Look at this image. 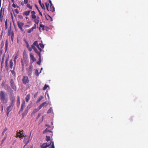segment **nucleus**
I'll return each mask as SVG.
<instances>
[{
  "instance_id": "nucleus-1",
  "label": "nucleus",
  "mask_w": 148,
  "mask_h": 148,
  "mask_svg": "<svg viewBox=\"0 0 148 148\" xmlns=\"http://www.w3.org/2000/svg\"><path fill=\"white\" fill-rule=\"evenodd\" d=\"M0 99L2 104L7 103L8 102L7 96L4 91H0Z\"/></svg>"
},
{
  "instance_id": "nucleus-2",
  "label": "nucleus",
  "mask_w": 148,
  "mask_h": 148,
  "mask_svg": "<svg viewBox=\"0 0 148 148\" xmlns=\"http://www.w3.org/2000/svg\"><path fill=\"white\" fill-rule=\"evenodd\" d=\"M31 17L32 19H34V22L35 23V24H38L39 23L40 18L38 16L36 18V12L34 11H32L31 12Z\"/></svg>"
},
{
  "instance_id": "nucleus-3",
  "label": "nucleus",
  "mask_w": 148,
  "mask_h": 148,
  "mask_svg": "<svg viewBox=\"0 0 148 148\" xmlns=\"http://www.w3.org/2000/svg\"><path fill=\"white\" fill-rule=\"evenodd\" d=\"M46 7L47 10L50 11L52 12H54L55 10V8L54 6L53 5H50L49 6V4L48 3L46 2L45 3Z\"/></svg>"
},
{
  "instance_id": "nucleus-4",
  "label": "nucleus",
  "mask_w": 148,
  "mask_h": 148,
  "mask_svg": "<svg viewBox=\"0 0 148 148\" xmlns=\"http://www.w3.org/2000/svg\"><path fill=\"white\" fill-rule=\"evenodd\" d=\"M14 105L10 103L8 106L7 108V116H8L9 115V114L10 112L12 110L13 107Z\"/></svg>"
},
{
  "instance_id": "nucleus-5",
  "label": "nucleus",
  "mask_w": 148,
  "mask_h": 148,
  "mask_svg": "<svg viewBox=\"0 0 148 148\" xmlns=\"http://www.w3.org/2000/svg\"><path fill=\"white\" fill-rule=\"evenodd\" d=\"M33 66L32 64H31L28 68H26V71L28 75H30L32 72Z\"/></svg>"
},
{
  "instance_id": "nucleus-6",
  "label": "nucleus",
  "mask_w": 148,
  "mask_h": 148,
  "mask_svg": "<svg viewBox=\"0 0 148 148\" xmlns=\"http://www.w3.org/2000/svg\"><path fill=\"white\" fill-rule=\"evenodd\" d=\"M22 82L24 84H27L29 82L28 77L27 76H24L22 79Z\"/></svg>"
},
{
  "instance_id": "nucleus-7",
  "label": "nucleus",
  "mask_w": 148,
  "mask_h": 148,
  "mask_svg": "<svg viewBox=\"0 0 148 148\" xmlns=\"http://www.w3.org/2000/svg\"><path fill=\"white\" fill-rule=\"evenodd\" d=\"M31 133H30V135L28 137H27V138H25L24 139V143H25V146H24V147H25V146H26L27 145L28 143H29V142L30 141V136L31 135Z\"/></svg>"
},
{
  "instance_id": "nucleus-8",
  "label": "nucleus",
  "mask_w": 148,
  "mask_h": 148,
  "mask_svg": "<svg viewBox=\"0 0 148 148\" xmlns=\"http://www.w3.org/2000/svg\"><path fill=\"white\" fill-rule=\"evenodd\" d=\"M17 24L19 29L22 32L23 31V26L24 25V23H22V22L17 21Z\"/></svg>"
},
{
  "instance_id": "nucleus-9",
  "label": "nucleus",
  "mask_w": 148,
  "mask_h": 148,
  "mask_svg": "<svg viewBox=\"0 0 148 148\" xmlns=\"http://www.w3.org/2000/svg\"><path fill=\"white\" fill-rule=\"evenodd\" d=\"M31 59V64H32L34 62L36 61V59L34 58V55L32 53H29Z\"/></svg>"
},
{
  "instance_id": "nucleus-10",
  "label": "nucleus",
  "mask_w": 148,
  "mask_h": 148,
  "mask_svg": "<svg viewBox=\"0 0 148 148\" xmlns=\"http://www.w3.org/2000/svg\"><path fill=\"white\" fill-rule=\"evenodd\" d=\"M4 9L2 8L0 10V21H2V18L4 14Z\"/></svg>"
},
{
  "instance_id": "nucleus-11",
  "label": "nucleus",
  "mask_w": 148,
  "mask_h": 148,
  "mask_svg": "<svg viewBox=\"0 0 148 148\" xmlns=\"http://www.w3.org/2000/svg\"><path fill=\"white\" fill-rule=\"evenodd\" d=\"M51 145V143L48 144L47 143H43L42 145H40L41 148H46L48 147H49V145Z\"/></svg>"
},
{
  "instance_id": "nucleus-12",
  "label": "nucleus",
  "mask_w": 148,
  "mask_h": 148,
  "mask_svg": "<svg viewBox=\"0 0 148 148\" xmlns=\"http://www.w3.org/2000/svg\"><path fill=\"white\" fill-rule=\"evenodd\" d=\"M25 101L23 100L22 102V103L21 105V108L20 109V112H22L24 110V107H25Z\"/></svg>"
},
{
  "instance_id": "nucleus-13",
  "label": "nucleus",
  "mask_w": 148,
  "mask_h": 148,
  "mask_svg": "<svg viewBox=\"0 0 148 148\" xmlns=\"http://www.w3.org/2000/svg\"><path fill=\"white\" fill-rule=\"evenodd\" d=\"M29 108V106H28L27 108L25 110L24 112L22 114V116L23 118L27 114L28 112V108Z\"/></svg>"
},
{
  "instance_id": "nucleus-14",
  "label": "nucleus",
  "mask_w": 148,
  "mask_h": 148,
  "mask_svg": "<svg viewBox=\"0 0 148 148\" xmlns=\"http://www.w3.org/2000/svg\"><path fill=\"white\" fill-rule=\"evenodd\" d=\"M36 28V24H34V26L31 28L30 29H28L27 30V33H31L33 31V29H35Z\"/></svg>"
},
{
  "instance_id": "nucleus-15",
  "label": "nucleus",
  "mask_w": 148,
  "mask_h": 148,
  "mask_svg": "<svg viewBox=\"0 0 148 148\" xmlns=\"http://www.w3.org/2000/svg\"><path fill=\"white\" fill-rule=\"evenodd\" d=\"M32 49L35 52V53H36L38 55H39V53L41 54V52L40 51H38L35 47L32 46Z\"/></svg>"
},
{
  "instance_id": "nucleus-16",
  "label": "nucleus",
  "mask_w": 148,
  "mask_h": 148,
  "mask_svg": "<svg viewBox=\"0 0 148 148\" xmlns=\"http://www.w3.org/2000/svg\"><path fill=\"white\" fill-rule=\"evenodd\" d=\"M48 104V103H47V101H45V102H43L42 104H40V106H39V109H41L42 108V107L43 106H46Z\"/></svg>"
},
{
  "instance_id": "nucleus-17",
  "label": "nucleus",
  "mask_w": 148,
  "mask_h": 148,
  "mask_svg": "<svg viewBox=\"0 0 148 148\" xmlns=\"http://www.w3.org/2000/svg\"><path fill=\"white\" fill-rule=\"evenodd\" d=\"M20 97L19 96H17V102L16 103L17 107L18 108H19L20 104Z\"/></svg>"
},
{
  "instance_id": "nucleus-18",
  "label": "nucleus",
  "mask_w": 148,
  "mask_h": 148,
  "mask_svg": "<svg viewBox=\"0 0 148 148\" xmlns=\"http://www.w3.org/2000/svg\"><path fill=\"white\" fill-rule=\"evenodd\" d=\"M15 98L14 96H12L10 97V100L11 101V103L14 105V102L15 101Z\"/></svg>"
},
{
  "instance_id": "nucleus-19",
  "label": "nucleus",
  "mask_w": 148,
  "mask_h": 148,
  "mask_svg": "<svg viewBox=\"0 0 148 148\" xmlns=\"http://www.w3.org/2000/svg\"><path fill=\"white\" fill-rule=\"evenodd\" d=\"M30 99V95L28 94L27 95L26 97H25V101L26 102H28L29 100Z\"/></svg>"
},
{
  "instance_id": "nucleus-20",
  "label": "nucleus",
  "mask_w": 148,
  "mask_h": 148,
  "mask_svg": "<svg viewBox=\"0 0 148 148\" xmlns=\"http://www.w3.org/2000/svg\"><path fill=\"white\" fill-rule=\"evenodd\" d=\"M19 137V138H22V134L20 132H17L16 134V138Z\"/></svg>"
},
{
  "instance_id": "nucleus-21",
  "label": "nucleus",
  "mask_w": 148,
  "mask_h": 148,
  "mask_svg": "<svg viewBox=\"0 0 148 148\" xmlns=\"http://www.w3.org/2000/svg\"><path fill=\"white\" fill-rule=\"evenodd\" d=\"M30 12V10H28L27 11L24 12L23 13V15L24 16H28L29 15Z\"/></svg>"
},
{
  "instance_id": "nucleus-22",
  "label": "nucleus",
  "mask_w": 148,
  "mask_h": 148,
  "mask_svg": "<svg viewBox=\"0 0 148 148\" xmlns=\"http://www.w3.org/2000/svg\"><path fill=\"white\" fill-rule=\"evenodd\" d=\"M38 2H39V3L40 5L42 8L43 9H45V7L44 4H42V2H41V0H39Z\"/></svg>"
},
{
  "instance_id": "nucleus-23",
  "label": "nucleus",
  "mask_w": 148,
  "mask_h": 148,
  "mask_svg": "<svg viewBox=\"0 0 148 148\" xmlns=\"http://www.w3.org/2000/svg\"><path fill=\"white\" fill-rule=\"evenodd\" d=\"M8 40L7 39L5 41V52H6L7 51V48L8 47Z\"/></svg>"
},
{
  "instance_id": "nucleus-24",
  "label": "nucleus",
  "mask_w": 148,
  "mask_h": 148,
  "mask_svg": "<svg viewBox=\"0 0 148 148\" xmlns=\"http://www.w3.org/2000/svg\"><path fill=\"white\" fill-rule=\"evenodd\" d=\"M38 41H35L34 42L32 45H31V47H32V46L33 47H35V46H36L38 44Z\"/></svg>"
},
{
  "instance_id": "nucleus-25",
  "label": "nucleus",
  "mask_w": 148,
  "mask_h": 148,
  "mask_svg": "<svg viewBox=\"0 0 148 148\" xmlns=\"http://www.w3.org/2000/svg\"><path fill=\"white\" fill-rule=\"evenodd\" d=\"M10 86L14 90H16V87L15 86V85L14 84L11 85Z\"/></svg>"
},
{
  "instance_id": "nucleus-26",
  "label": "nucleus",
  "mask_w": 148,
  "mask_h": 148,
  "mask_svg": "<svg viewBox=\"0 0 148 148\" xmlns=\"http://www.w3.org/2000/svg\"><path fill=\"white\" fill-rule=\"evenodd\" d=\"M49 132L50 133H51V131H50V130H49L47 128L46 129V130H44V131L43 132V134L46 133H47V132Z\"/></svg>"
},
{
  "instance_id": "nucleus-27",
  "label": "nucleus",
  "mask_w": 148,
  "mask_h": 148,
  "mask_svg": "<svg viewBox=\"0 0 148 148\" xmlns=\"http://www.w3.org/2000/svg\"><path fill=\"white\" fill-rule=\"evenodd\" d=\"M43 98V97L42 96H40L39 97L37 101V103H39V102L40 101V100L42 99Z\"/></svg>"
},
{
  "instance_id": "nucleus-28",
  "label": "nucleus",
  "mask_w": 148,
  "mask_h": 148,
  "mask_svg": "<svg viewBox=\"0 0 148 148\" xmlns=\"http://www.w3.org/2000/svg\"><path fill=\"white\" fill-rule=\"evenodd\" d=\"M5 54H4L3 55V56L2 57V61H1V66H2V65L3 64H4V57H5Z\"/></svg>"
},
{
  "instance_id": "nucleus-29",
  "label": "nucleus",
  "mask_w": 148,
  "mask_h": 148,
  "mask_svg": "<svg viewBox=\"0 0 148 148\" xmlns=\"http://www.w3.org/2000/svg\"><path fill=\"white\" fill-rule=\"evenodd\" d=\"M13 65V62L12 61V60H11L10 62V69H12Z\"/></svg>"
},
{
  "instance_id": "nucleus-30",
  "label": "nucleus",
  "mask_w": 148,
  "mask_h": 148,
  "mask_svg": "<svg viewBox=\"0 0 148 148\" xmlns=\"http://www.w3.org/2000/svg\"><path fill=\"white\" fill-rule=\"evenodd\" d=\"M53 112V110L52 108L51 107L49 108V110H47V113L48 114L51 113Z\"/></svg>"
},
{
  "instance_id": "nucleus-31",
  "label": "nucleus",
  "mask_w": 148,
  "mask_h": 148,
  "mask_svg": "<svg viewBox=\"0 0 148 148\" xmlns=\"http://www.w3.org/2000/svg\"><path fill=\"white\" fill-rule=\"evenodd\" d=\"M14 33L13 31H12L11 39L12 41H13V40L14 39Z\"/></svg>"
},
{
  "instance_id": "nucleus-32",
  "label": "nucleus",
  "mask_w": 148,
  "mask_h": 148,
  "mask_svg": "<svg viewBox=\"0 0 148 148\" xmlns=\"http://www.w3.org/2000/svg\"><path fill=\"white\" fill-rule=\"evenodd\" d=\"M40 110V109H39V106L37 108H35V109H34L33 110V112L35 113H36V112H37L39 110Z\"/></svg>"
},
{
  "instance_id": "nucleus-33",
  "label": "nucleus",
  "mask_w": 148,
  "mask_h": 148,
  "mask_svg": "<svg viewBox=\"0 0 148 148\" xmlns=\"http://www.w3.org/2000/svg\"><path fill=\"white\" fill-rule=\"evenodd\" d=\"M35 7L36 8V9H37L39 13L40 14V15L41 16H42V14L41 13V12H40V11L39 9H38V7L36 5H35Z\"/></svg>"
},
{
  "instance_id": "nucleus-34",
  "label": "nucleus",
  "mask_w": 148,
  "mask_h": 148,
  "mask_svg": "<svg viewBox=\"0 0 148 148\" xmlns=\"http://www.w3.org/2000/svg\"><path fill=\"white\" fill-rule=\"evenodd\" d=\"M21 62L22 65V69H24V62L22 59L21 60Z\"/></svg>"
},
{
  "instance_id": "nucleus-35",
  "label": "nucleus",
  "mask_w": 148,
  "mask_h": 148,
  "mask_svg": "<svg viewBox=\"0 0 148 148\" xmlns=\"http://www.w3.org/2000/svg\"><path fill=\"white\" fill-rule=\"evenodd\" d=\"M51 139V137L50 136H46V140L47 141H48L50 140Z\"/></svg>"
},
{
  "instance_id": "nucleus-36",
  "label": "nucleus",
  "mask_w": 148,
  "mask_h": 148,
  "mask_svg": "<svg viewBox=\"0 0 148 148\" xmlns=\"http://www.w3.org/2000/svg\"><path fill=\"white\" fill-rule=\"evenodd\" d=\"M27 8H29L30 9L32 10V6L30 5L29 4L27 3Z\"/></svg>"
},
{
  "instance_id": "nucleus-37",
  "label": "nucleus",
  "mask_w": 148,
  "mask_h": 148,
  "mask_svg": "<svg viewBox=\"0 0 148 148\" xmlns=\"http://www.w3.org/2000/svg\"><path fill=\"white\" fill-rule=\"evenodd\" d=\"M18 56L17 54H16V55H15V56L14 57V63H16V60L17 59L18 57Z\"/></svg>"
},
{
  "instance_id": "nucleus-38",
  "label": "nucleus",
  "mask_w": 148,
  "mask_h": 148,
  "mask_svg": "<svg viewBox=\"0 0 148 148\" xmlns=\"http://www.w3.org/2000/svg\"><path fill=\"white\" fill-rule=\"evenodd\" d=\"M12 29L10 27V29L8 30V36H11V32H12Z\"/></svg>"
},
{
  "instance_id": "nucleus-39",
  "label": "nucleus",
  "mask_w": 148,
  "mask_h": 148,
  "mask_svg": "<svg viewBox=\"0 0 148 148\" xmlns=\"http://www.w3.org/2000/svg\"><path fill=\"white\" fill-rule=\"evenodd\" d=\"M6 138V137H4V138L2 140L1 143V145H2V144L4 143V141L5 140Z\"/></svg>"
},
{
  "instance_id": "nucleus-40",
  "label": "nucleus",
  "mask_w": 148,
  "mask_h": 148,
  "mask_svg": "<svg viewBox=\"0 0 148 148\" xmlns=\"http://www.w3.org/2000/svg\"><path fill=\"white\" fill-rule=\"evenodd\" d=\"M48 87V85H46V84H45L44 85V87L43 88H42V89L43 90H45L47 88V87Z\"/></svg>"
},
{
  "instance_id": "nucleus-41",
  "label": "nucleus",
  "mask_w": 148,
  "mask_h": 148,
  "mask_svg": "<svg viewBox=\"0 0 148 148\" xmlns=\"http://www.w3.org/2000/svg\"><path fill=\"white\" fill-rule=\"evenodd\" d=\"M35 75L37 76H38L39 75L38 71L37 69H36L35 70Z\"/></svg>"
},
{
  "instance_id": "nucleus-42",
  "label": "nucleus",
  "mask_w": 148,
  "mask_h": 148,
  "mask_svg": "<svg viewBox=\"0 0 148 148\" xmlns=\"http://www.w3.org/2000/svg\"><path fill=\"white\" fill-rule=\"evenodd\" d=\"M25 44L26 45V47L27 48V49L29 47V45L28 43V42H27V41L26 40H25Z\"/></svg>"
},
{
  "instance_id": "nucleus-43",
  "label": "nucleus",
  "mask_w": 148,
  "mask_h": 148,
  "mask_svg": "<svg viewBox=\"0 0 148 148\" xmlns=\"http://www.w3.org/2000/svg\"><path fill=\"white\" fill-rule=\"evenodd\" d=\"M39 45L38 44L36 47H37L39 51H40V52H41L42 50L41 48H40V47H39Z\"/></svg>"
},
{
  "instance_id": "nucleus-44",
  "label": "nucleus",
  "mask_w": 148,
  "mask_h": 148,
  "mask_svg": "<svg viewBox=\"0 0 148 148\" xmlns=\"http://www.w3.org/2000/svg\"><path fill=\"white\" fill-rule=\"evenodd\" d=\"M12 6L14 8H16V7L18 8H19V6L16 5V4L14 3H13L12 4Z\"/></svg>"
},
{
  "instance_id": "nucleus-45",
  "label": "nucleus",
  "mask_w": 148,
  "mask_h": 148,
  "mask_svg": "<svg viewBox=\"0 0 148 148\" xmlns=\"http://www.w3.org/2000/svg\"><path fill=\"white\" fill-rule=\"evenodd\" d=\"M2 49H0V62H1V56L2 54Z\"/></svg>"
},
{
  "instance_id": "nucleus-46",
  "label": "nucleus",
  "mask_w": 148,
  "mask_h": 148,
  "mask_svg": "<svg viewBox=\"0 0 148 148\" xmlns=\"http://www.w3.org/2000/svg\"><path fill=\"white\" fill-rule=\"evenodd\" d=\"M9 60V59L8 58L6 59L5 61V66H7V64L8 63V62Z\"/></svg>"
},
{
  "instance_id": "nucleus-47",
  "label": "nucleus",
  "mask_w": 148,
  "mask_h": 148,
  "mask_svg": "<svg viewBox=\"0 0 148 148\" xmlns=\"http://www.w3.org/2000/svg\"><path fill=\"white\" fill-rule=\"evenodd\" d=\"M5 29H7V19H6L5 21Z\"/></svg>"
},
{
  "instance_id": "nucleus-48",
  "label": "nucleus",
  "mask_w": 148,
  "mask_h": 148,
  "mask_svg": "<svg viewBox=\"0 0 148 148\" xmlns=\"http://www.w3.org/2000/svg\"><path fill=\"white\" fill-rule=\"evenodd\" d=\"M39 45L40 46V47H41L42 48H44V45H43L42 43H40Z\"/></svg>"
},
{
  "instance_id": "nucleus-49",
  "label": "nucleus",
  "mask_w": 148,
  "mask_h": 148,
  "mask_svg": "<svg viewBox=\"0 0 148 148\" xmlns=\"http://www.w3.org/2000/svg\"><path fill=\"white\" fill-rule=\"evenodd\" d=\"M39 60H38L40 62H41V54H40L39 55Z\"/></svg>"
},
{
  "instance_id": "nucleus-50",
  "label": "nucleus",
  "mask_w": 148,
  "mask_h": 148,
  "mask_svg": "<svg viewBox=\"0 0 148 148\" xmlns=\"http://www.w3.org/2000/svg\"><path fill=\"white\" fill-rule=\"evenodd\" d=\"M14 84V81L12 79H11L10 80V85Z\"/></svg>"
},
{
  "instance_id": "nucleus-51",
  "label": "nucleus",
  "mask_w": 148,
  "mask_h": 148,
  "mask_svg": "<svg viewBox=\"0 0 148 148\" xmlns=\"http://www.w3.org/2000/svg\"><path fill=\"white\" fill-rule=\"evenodd\" d=\"M14 11L16 12V13L17 14H18L19 13V10L17 9H15L14 10Z\"/></svg>"
},
{
  "instance_id": "nucleus-52",
  "label": "nucleus",
  "mask_w": 148,
  "mask_h": 148,
  "mask_svg": "<svg viewBox=\"0 0 148 148\" xmlns=\"http://www.w3.org/2000/svg\"><path fill=\"white\" fill-rule=\"evenodd\" d=\"M49 148H55L54 146V143L53 142L52 143V145H51V147H49Z\"/></svg>"
},
{
  "instance_id": "nucleus-53",
  "label": "nucleus",
  "mask_w": 148,
  "mask_h": 148,
  "mask_svg": "<svg viewBox=\"0 0 148 148\" xmlns=\"http://www.w3.org/2000/svg\"><path fill=\"white\" fill-rule=\"evenodd\" d=\"M27 49H28V50L30 51H32V47H30L29 46V47Z\"/></svg>"
},
{
  "instance_id": "nucleus-54",
  "label": "nucleus",
  "mask_w": 148,
  "mask_h": 148,
  "mask_svg": "<svg viewBox=\"0 0 148 148\" xmlns=\"http://www.w3.org/2000/svg\"><path fill=\"white\" fill-rule=\"evenodd\" d=\"M40 27H42V29L43 30H44V25H43L42 24H40Z\"/></svg>"
},
{
  "instance_id": "nucleus-55",
  "label": "nucleus",
  "mask_w": 148,
  "mask_h": 148,
  "mask_svg": "<svg viewBox=\"0 0 148 148\" xmlns=\"http://www.w3.org/2000/svg\"><path fill=\"white\" fill-rule=\"evenodd\" d=\"M18 17L20 18V19H23V17L22 16V15H18Z\"/></svg>"
},
{
  "instance_id": "nucleus-56",
  "label": "nucleus",
  "mask_w": 148,
  "mask_h": 148,
  "mask_svg": "<svg viewBox=\"0 0 148 148\" xmlns=\"http://www.w3.org/2000/svg\"><path fill=\"white\" fill-rule=\"evenodd\" d=\"M28 2V0H24V3L25 4H27Z\"/></svg>"
},
{
  "instance_id": "nucleus-57",
  "label": "nucleus",
  "mask_w": 148,
  "mask_h": 148,
  "mask_svg": "<svg viewBox=\"0 0 148 148\" xmlns=\"http://www.w3.org/2000/svg\"><path fill=\"white\" fill-rule=\"evenodd\" d=\"M40 116L41 113H39L37 116V119H38L39 118Z\"/></svg>"
},
{
  "instance_id": "nucleus-58",
  "label": "nucleus",
  "mask_w": 148,
  "mask_h": 148,
  "mask_svg": "<svg viewBox=\"0 0 148 148\" xmlns=\"http://www.w3.org/2000/svg\"><path fill=\"white\" fill-rule=\"evenodd\" d=\"M37 64H38L39 65H40L41 64L40 61H39V60L37 62Z\"/></svg>"
},
{
  "instance_id": "nucleus-59",
  "label": "nucleus",
  "mask_w": 148,
  "mask_h": 148,
  "mask_svg": "<svg viewBox=\"0 0 148 148\" xmlns=\"http://www.w3.org/2000/svg\"><path fill=\"white\" fill-rule=\"evenodd\" d=\"M11 73H12V74H14V75L16 74L15 73L14 71H11Z\"/></svg>"
},
{
  "instance_id": "nucleus-60",
  "label": "nucleus",
  "mask_w": 148,
  "mask_h": 148,
  "mask_svg": "<svg viewBox=\"0 0 148 148\" xmlns=\"http://www.w3.org/2000/svg\"><path fill=\"white\" fill-rule=\"evenodd\" d=\"M7 130V128L5 127V128L4 130H3L4 132L5 133V132H6V130Z\"/></svg>"
},
{
  "instance_id": "nucleus-61",
  "label": "nucleus",
  "mask_w": 148,
  "mask_h": 148,
  "mask_svg": "<svg viewBox=\"0 0 148 148\" xmlns=\"http://www.w3.org/2000/svg\"><path fill=\"white\" fill-rule=\"evenodd\" d=\"M24 2H21V5L22 6H24Z\"/></svg>"
},
{
  "instance_id": "nucleus-62",
  "label": "nucleus",
  "mask_w": 148,
  "mask_h": 148,
  "mask_svg": "<svg viewBox=\"0 0 148 148\" xmlns=\"http://www.w3.org/2000/svg\"><path fill=\"white\" fill-rule=\"evenodd\" d=\"M49 3L50 4V5H52V2L51 1V0H49Z\"/></svg>"
},
{
  "instance_id": "nucleus-63",
  "label": "nucleus",
  "mask_w": 148,
  "mask_h": 148,
  "mask_svg": "<svg viewBox=\"0 0 148 148\" xmlns=\"http://www.w3.org/2000/svg\"><path fill=\"white\" fill-rule=\"evenodd\" d=\"M47 16L49 18H50L51 19V20L52 21V18H51V17L50 16H49V14H47Z\"/></svg>"
},
{
  "instance_id": "nucleus-64",
  "label": "nucleus",
  "mask_w": 148,
  "mask_h": 148,
  "mask_svg": "<svg viewBox=\"0 0 148 148\" xmlns=\"http://www.w3.org/2000/svg\"><path fill=\"white\" fill-rule=\"evenodd\" d=\"M38 93V92H37L36 93V94H35L34 95V97H36V96L37 95V94Z\"/></svg>"
}]
</instances>
